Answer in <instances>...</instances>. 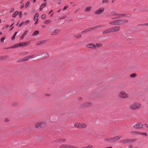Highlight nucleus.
I'll return each mask as SVG.
<instances>
[{"label":"nucleus","instance_id":"1","mask_svg":"<svg viewBox=\"0 0 148 148\" xmlns=\"http://www.w3.org/2000/svg\"><path fill=\"white\" fill-rule=\"evenodd\" d=\"M128 21L126 20H118L110 22V25H118L128 23Z\"/></svg>","mask_w":148,"mask_h":148},{"label":"nucleus","instance_id":"2","mask_svg":"<svg viewBox=\"0 0 148 148\" xmlns=\"http://www.w3.org/2000/svg\"><path fill=\"white\" fill-rule=\"evenodd\" d=\"M121 137L119 136H114L113 137H111L109 138H107L106 139L108 141H112L113 142H115L116 140H119L121 138Z\"/></svg>","mask_w":148,"mask_h":148},{"label":"nucleus","instance_id":"3","mask_svg":"<svg viewBox=\"0 0 148 148\" xmlns=\"http://www.w3.org/2000/svg\"><path fill=\"white\" fill-rule=\"evenodd\" d=\"M141 105L140 103H134L133 104L130 106V108L132 110H135L141 107Z\"/></svg>","mask_w":148,"mask_h":148},{"label":"nucleus","instance_id":"4","mask_svg":"<svg viewBox=\"0 0 148 148\" xmlns=\"http://www.w3.org/2000/svg\"><path fill=\"white\" fill-rule=\"evenodd\" d=\"M22 42H21V43H18V44H15V45H13V46H11V47H10V48H16V47H23V46H22Z\"/></svg>","mask_w":148,"mask_h":148},{"label":"nucleus","instance_id":"5","mask_svg":"<svg viewBox=\"0 0 148 148\" xmlns=\"http://www.w3.org/2000/svg\"><path fill=\"white\" fill-rule=\"evenodd\" d=\"M119 96L123 98H127L128 96V95L126 93L124 92H120Z\"/></svg>","mask_w":148,"mask_h":148},{"label":"nucleus","instance_id":"6","mask_svg":"<svg viewBox=\"0 0 148 148\" xmlns=\"http://www.w3.org/2000/svg\"><path fill=\"white\" fill-rule=\"evenodd\" d=\"M104 10L103 8H101L99 9L98 10H96L95 12V14H99L102 12Z\"/></svg>","mask_w":148,"mask_h":148},{"label":"nucleus","instance_id":"7","mask_svg":"<svg viewBox=\"0 0 148 148\" xmlns=\"http://www.w3.org/2000/svg\"><path fill=\"white\" fill-rule=\"evenodd\" d=\"M103 26L101 25H99L98 26H95L94 27H91L90 28H88L87 29H86L87 30V32H88L89 31H91V30H93V29H97L99 27H102Z\"/></svg>","mask_w":148,"mask_h":148},{"label":"nucleus","instance_id":"8","mask_svg":"<svg viewBox=\"0 0 148 148\" xmlns=\"http://www.w3.org/2000/svg\"><path fill=\"white\" fill-rule=\"evenodd\" d=\"M33 56H29V57H25L24 58H23V59H22L19 60V61L22 62H24V61H27V60H28L29 59V58H32Z\"/></svg>","mask_w":148,"mask_h":148},{"label":"nucleus","instance_id":"9","mask_svg":"<svg viewBox=\"0 0 148 148\" xmlns=\"http://www.w3.org/2000/svg\"><path fill=\"white\" fill-rule=\"evenodd\" d=\"M111 28L112 32H114L119 31L120 29V27L119 26Z\"/></svg>","mask_w":148,"mask_h":148},{"label":"nucleus","instance_id":"10","mask_svg":"<svg viewBox=\"0 0 148 148\" xmlns=\"http://www.w3.org/2000/svg\"><path fill=\"white\" fill-rule=\"evenodd\" d=\"M112 32V28H109L106 29V30L103 31V34H106L107 33H110Z\"/></svg>","mask_w":148,"mask_h":148},{"label":"nucleus","instance_id":"11","mask_svg":"<svg viewBox=\"0 0 148 148\" xmlns=\"http://www.w3.org/2000/svg\"><path fill=\"white\" fill-rule=\"evenodd\" d=\"M60 31L58 29H56L53 31L52 33V35H56L57 34L59 33Z\"/></svg>","mask_w":148,"mask_h":148},{"label":"nucleus","instance_id":"12","mask_svg":"<svg viewBox=\"0 0 148 148\" xmlns=\"http://www.w3.org/2000/svg\"><path fill=\"white\" fill-rule=\"evenodd\" d=\"M140 123H138L136 124L135 125H134L133 127L134 128L136 129L140 128Z\"/></svg>","mask_w":148,"mask_h":148},{"label":"nucleus","instance_id":"13","mask_svg":"<svg viewBox=\"0 0 148 148\" xmlns=\"http://www.w3.org/2000/svg\"><path fill=\"white\" fill-rule=\"evenodd\" d=\"M131 140L130 139H124L123 140L121 141H120L122 143H129L130 142Z\"/></svg>","mask_w":148,"mask_h":148},{"label":"nucleus","instance_id":"14","mask_svg":"<svg viewBox=\"0 0 148 148\" xmlns=\"http://www.w3.org/2000/svg\"><path fill=\"white\" fill-rule=\"evenodd\" d=\"M66 148H79L78 147L71 145H66Z\"/></svg>","mask_w":148,"mask_h":148},{"label":"nucleus","instance_id":"15","mask_svg":"<svg viewBox=\"0 0 148 148\" xmlns=\"http://www.w3.org/2000/svg\"><path fill=\"white\" fill-rule=\"evenodd\" d=\"M88 47L90 48H95L96 47V46L94 44L91 43L88 45Z\"/></svg>","mask_w":148,"mask_h":148},{"label":"nucleus","instance_id":"16","mask_svg":"<svg viewBox=\"0 0 148 148\" xmlns=\"http://www.w3.org/2000/svg\"><path fill=\"white\" fill-rule=\"evenodd\" d=\"M66 141V139H58L56 141L58 142L61 143L65 142Z\"/></svg>","mask_w":148,"mask_h":148},{"label":"nucleus","instance_id":"17","mask_svg":"<svg viewBox=\"0 0 148 148\" xmlns=\"http://www.w3.org/2000/svg\"><path fill=\"white\" fill-rule=\"evenodd\" d=\"M79 128H85L87 127V125L85 123H83L82 124H80Z\"/></svg>","mask_w":148,"mask_h":148},{"label":"nucleus","instance_id":"18","mask_svg":"<svg viewBox=\"0 0 148 148\" xmlns=\"http://www.w3.org/2000/svg\"><path fill=\"white\" fill-rule=\"evenodd\" d=\"M91 104L90 103H87L84 104L82 105V107H87L89 106Z\"/></svg>","mask_w":148,"mask_h":148},{"label":"nucleus","instance_id":"19","mask_svg":"<svg viewBox=\"0 0 148 148\" xmlns=\"http://www.w3.org/2000/svg\"><path fill=\"white\" fill-rule=\"evenodd\" d=\"M131 16V15L130 14H121V16H122L130 17Z\"/></svg>","mask_w":148,"mask_h":148},{"label":"nucleus","instance_id":"20","mask_svg":"<svg viewBox=\"0 0 148 148\" xmlns=\"http://www.w3.org/2000/svg\"><path fill=\"white\" fill-rule=\"evenodd\" d=\"M42 123V122H40L39 123H36L35 125V127L36 128L39 127L40 126V127H41V125Z\"/></svg>","mask_w":148,"mask_h":148},{"label":"nucleus","instance_id":"21","mask_svg":"<svg viewBox=\"0 0 148 148\" xmlns=\"http://www.w3.org/2000/svg\"><path fill=\"white\" fill-rule=\"evenodd\" d=\"M22 43L23 47L26 46L29 44V43L28 42H22Z\"/></svg>","mask_w":148,"mask_h":148},{"label":"nucleus","instance_id":"22","mask_svg":"<svg viewBox=\"0 0 148 148\" xmlns=\"http://www.w3.org/2000/svg\"><path fill=\"white\" fill-rule=\"evenodd\" d=\"M19 13V12L18 11H16L15 12L14 14H13L12 16L13 17H15L16 15L18 14Z\"/></svg>","mask_w":148,"mask_h":148},{"label":"nucleus","instance_id":"23","mask_svg":"<svg viewBox=\"0 0 148 148\" xmlns=\"http://www.w3.org/2000/svg\"><path fill=\"white\" fill-rule=\"evenodd\" d=\"M38 13H36L34 15V20L35 21L36 19H37L38 17Z\"/></svg>","mask_w":148,"mask_h":148},{"label":"nucleus","instance_id":"24","mask_svg":"<svg viewBox=\"0 0 148 148\" xmlns=\"http://www.w3.org/2000/svg\"><path fill=\"white\" fill-rule=\"evenodd\" d=\"M91 8V7H88L86 8L85 10L86 12H88L90 11Z\"/></svg>","mask_w":148,"mask_h":148},{"label":"nucleus","instance_id":"25","mask_svg":"<svg viewBox=\"0 0 148 148\" xmlns=\"http://www.w3.org/2000/svg\"><path fill=\"white\" fill-rule=\"evenodd\" d=\"M47 40H42V41H38V42H37V45H39L40 44V43H39V42H41V43H43L44 42H45Z\"/></svg>","mask_w":148,"mask_h":148},{"label":"nucleus","instance_id":"26","mask_svg":"<svg viewBox=\"0 0 148 148\" xmlns=\"http://www.w3.org/2000/svg\"><path fill=\"white\" fill-rule=\"evenodd\" d=\"M39 33V31L38 30L35 31L33 34V35L35 36L38 35Z\"/></svg>","mask_w":148,"mask_h":148},{"label":"nucleus","instance_id":"27","mask_svg":"<svg viewBox=\"0 0 148 148\" xmlns=\"http://www.w3.org/2000/svg\"><path fill=\"white\" fill-rule=\"evenodd\" d=\"M137 75L135 73H133L131 74L130 75V77H134L136 76Z\"/></svg>","mask_w":148,"mask_h":148},{"label":"nucleus","instance_id":"28","mask_svg":"<svg viewBox=\"0 0 148 148\" xmlns=\"http://www.w3.org/2000/svg\"><path fill=\"white\" fill-rule=\"evenodd\" d=\"M81 37V35L80 34H79L75 36V37L77 38H80Z\"/></svg>","mask_w":148,"mask_h":148},{"label":"nucleus","instance_id":"29","mask_svg":"<svg viewBox=\"0 0 148 148\" xmlns=\"http://www.w3.org/2000/svg\"><path fill=\"white\" fill-rule=\"evenodd\" d=\"M131 133L132 134H140V132L136 131H132Z\"/></svg>","mask_w":148,"mask_h":148},{"label":"nucleus","instance_id":"30","mask_svg":"<svg viewBox=\"0 0 148 148\" xmlns=\"http://www.w3.org/2000/svg\"><path fill=\"white\" fill-rule=\"evenodd\" d=\"M111 14L112 15H113L114 16H117V14L115 12H111Z\"/></svg>","mask_w":148,"mask_h":148},{"label":"nucleus","instance_id":"31","mask_svg":"<svg viewBox=\"0 0 148 148\" xmlns=\"http://www.w3.org/2000/svg\"><path fill=\"white\" fill-rule=\"evenodd\" d=\"M75 126L77 127H79V125L80 123H75L74 124Z\"/></svg>","mask_w":148,"mask_h":148},{"label":"nucleus","instance_id":"32","mask_svg":"<svg viewBox=\"0 0 148 148\" xmlns=\"http://www.w3.org/2000/svg\"><path fill=\"white\" fill-rule=\"evenodd\" d=\"M66 145H62L60 146V148H66Z\"/></svg>","mask_w":148,"mask_h":148},{"label":"nucleus","instance_id":"33","mask_svg":"<svg viewBox=\"0 0 148 148\" xmlns=\"http://www.w3.org/2000/svg\"><path fill=\"white\" fill-rule=\"evenodd\" d=\"M93 147L92 145H89L87 146L84 147L83 148H92Z\"/></svg>","mask_w":148,"mask_h":148},{"label":"nucleus","instance_id":"34","mask_svg":"<svg viewBox=\"0 0 148 148\" xmlns=\"http://www.w3.org/2000/svg\"><path fill=\"white\" fill-rule=\"evenodd\" d=\"M96 45V46H97L98 47H100L102 46V45L101 44L97 43Z\"/></svg>","mask_w":148,"mask_h":148},{"label":"nucleus","instance_id":"35","mask_svg":"<svg viewBox=\"0 0 148 148\" xmlns=\"http://www.w3.org/2000/svg\"><path fill=\"white\" fill-rule=\"evenodd\" d=\"M8 56H4V57H0V59H1V60H3V59L5 58H8Z\"/></svg>","mask_w":148,"mask_h":148},{"label":"nucleus","instance_id":"36","mask_svg":"<svg viewBox=\"0 0 148 148\" xmlns=\"http://www.w3.org/2000/svg\"><path fill=\"white\" fill-rule=\"evenodd\" d=\"M51 22L50 20H47L44 21V23L45 24H47V23H49Z\"/></svg>","mask_w":148,"mask_h":148},{"label":"nucleus","instance_id":"37","mask_svg":"<svg viewBox=\"0 0 148 148\" xmlns=\"http://www.w3.org/2000/svg\"><path fill=\"white\" fill-rule=\"evenodd\" d=\"M29 1H27L25 4V7L26 8V7H28L29 5Z\"/></svg>","mask_w":148,"mask_h":148},{"label":"nucleus","instance_id":"38","mask_svg":"<svg viewBox=\"0 0 148 148\" xmlns=\"http://www.w3.org/2000/svg\"><path fill=\"white\" fill-rule=\"evenodd\" d=\"M46 16V15L45 14H43L41 16V18L42 19H44L45 18Z\"/></svg>","mask_w":148,"mask_h":148},{"label":"nucleus","instance_id":"39","mask_svg":"<svg viewBox=\"0 0 148 148\" xmlns=\"http://www.w3.org/2000/svg\"><path fill=\"white\" fill-rule=\"evenodd\" d=\"M140 134L142 135L145 136L147 135V133H145V132L142 133V132H140Z\"/></svg>","mask_w":148,"mask_h":148},{"label":"nucleus","instance_id":"40","mask_svg":"<svg viewBox=\"0 0 148 148\" xmlns=\"http://www.w3.org/2000/svg\"><path fill=\"white\" fill-rule=\"evenodd\" d=\"M5 39V37H3L1 39V42H3L4 39Z\"/></svg>","mask_w":148,"mask_h":148},{"label":"nucleus","instance_id":"41","mask_svg":"<svg viewBox=\"0 0 148 148\" xmlns=\"http://www.w3.org/2000/svg\"><path fill=\"white\" fill-rule=\"evenodd\" d=\"M69 7V5H66L64 8L63 10H65L66 9Z\"/></svg>","mask_w":148,"mask_h":148},{"label":"nucleus","instance_id":"42","mask_svg":"<svg viewBox=\"0 0 148 148\" xmlns=\"http://www.w3.org/2000/svg\"><path fill=\"white\" fill-rule=\"evenodd\" d=\"M49 54L48 53H45V54H44V57H46V58H47V57H49Z\"/></svg>","mask_w":148,"mask_h":148},{"label":"nucleus","instance_id":"43","mask_svg":"<svg viewBox=\"0 0 148 148\" xmlns=\"http://www.w3.org/2000/svg\"><path fill=\"white\" fill-rule=\"evenodd\" d=\"M25 36L23 35H22L20 37V40H21L22 39H23L24 38V37Z\"/></svg>","mask_w":148,"mask_h":148},{"label":"nucleus","instance_id":"44","mask_svg":"<svg viewBox=\"0 0 148 148\" xmlns=\"http://www.w3.org/2000/svg\"><path fill=\"white\" fill-rule=\"evenodd\" d=\"M29 22V20H27V21H25V22H24V23L23 24L24 25H25L27 24Z\"/></svg>","mask_w":148,"mask_h":148},{"label":"nucleus","instance_id":"45","mask_svg":"<svg viewBox=\"0 0 148 148\" xmlns=\"http://www.w3.org/2000/svg\"><path fill=\"white\" fill-rule=\"evenodd\" d=\"M108 2V0H103L102 3H107Z\"/></svg>","mask_w":148,"mask_h":148},{"label":"nucleus","instance_id":"46","mask_svg":"<svg viewBox=\"0 0 148 148\" xmlns=\"http://www.w3.org/2000/svg\"><path fill=\"white\" fill-rule=\"evenodd\" d=\"M27 32H28V30H26V31H25L24 32L23 34V35H24L25 36V35H26V34L27 33Z\"/></svg>","mask_w":148,"mask_h":148},{"label":"nucleus","instance_id":"47","mask_svg":"<svg viewBox=\"0 0 148 148\" xmlns=\"http://www.w3.org/2000/svg\"><path fill=\"white\" fill-rule=\"evenodd\" d=\"M87 30L86 29H85V30H84V31H82L81 32V33L82 34H83L84 33H86V32H87Z\"/></svg>","mask_w":148,"mask_h":148},{"label":"nucleus","instance_id":"48","mask_svg":"<svg viewBox=\"0 0 148 148\" xmlns=\"http://www.w3.org/2000/svg\"><path fill=\"white\" fill-rule=\"evenodd\" d=\"M43 7H44L42 5H41L40 7V8H39L40 11H41L42 10V8H43Z\"/></svg>","mask_w":148,"mask_h":148},{"label":"nucleus","instance_id":"49","mask_svg":"<svg viewBox=\"0 0 148 148\" xmlns=\"http://www.w3.org/2000/svg\"><path fill=\"white\" fill-rule=\"evenodd\" d=\"M14 10V8H12L11 9V10H10V12H13Z\"/></svg>","mask_w":148,"mask_h":148},{"label":"nucleus","instance_id":"50","mask_svg":"<svg viewBox=\"0 0 148 148\" xmlns=\"http://www.w3.org/2000/svg\"><path fill=\"white\" fill-rule=\"evenodd\" d=\"M42 5H43V7H44L46 5V3H42Z\"/></svg>","mask_w":148,"mask_h":148},{"label":"nucleus","instance_id":"51","mask_svg":"<svg viewBox=\"0 0 148 148\" xmlns=\"http://www.w3.org/2000/svg\"><path fill=\"white\" fill-rule=\"evenodd\" d=\"M24 23V22H22L19 25V27H21V26Z\"/></svg>","mask_w":148,"mask_h":148},{"label":"nucleus","instance_id":"52","mask_svg":"<svg viewBox=\"0 0 148 148\" xmlns=\"http://www.w3.org/2000/svg\"><path fill=\"white\" fill-rule=\"evenodd\" d=\"M58 4H60L61 2V0H58Z\"/></svg>","mask_w":148,"mask_h":148},{"label":"nucleus","instance_id":"53","mask_svg":"<svg viewBox=\"0 0 148 148\" xmlns=\"http://www.w3.org/2000/svg\"><path fill=\"white\" fill-rule=\"evenodd\" d=\"M15 36L13 35V36L12 37L11 39L12 40H14V39H15Z\"/></svg>","mask_w":148,"mask_h":148},{"label":"nucleus","instance_id":"54","mask_svg":"<svg viewBox=\"0 0 148 148\" xmlns=\"http://www.w3.org/2000/svg\"><path fill=\"white\" fill-rule=\"evenodd\" d=\"M121 14H117V17H118L117 18H119L121 15Z\"/></svg>","mask_w":148,"mask_h":148},{"label":"nucleus","instance_id":"55","mask_svg":"<svg viewBox=\"0 0 148 148\" xmlns=\"http://www.w3.org/2000/svg\"><path fill=\"white\" fill-rule=\"evenodd\" d=\"M22 13L21 12H20L19 14V16L20 18H21L22 17Z\"/></svg>","mask_w":148,"mask_h":148},{"label":"nucleus","instance_id":"56","mask_svg":"<svg viewBox=\"0 0 148 148\" xmlns=\"http://www.w3.org/2000/svg\"><path fill=\"white\" fill-rule=\"evenodd\" d=\"M140 128H144L143 127V126L144 125L143 124H140Z\"/></svg>","mask_w":148,"mask_h":148},{"label":"nucleus","instance_id":"57","mask_svg":"<svg viewBox=\"0 0 148 148\" xmlns=\"http://www.w3.org/2000/svg\"><path fill=\"white\" fill-rule=\"evenodd\" d=\"M140 25L148 26V23H145L142 25Z\"/></svg>","mask_w":148,"mask_h":148},{"label":"nucleus","instance_id":"58","mask_svg":"<svg viewBox=\"0 0 148 148\" xmlns=\"http://www.w3.org/2000/svg\"><path fill=\"white\" fill-rule=\"evenodd\" d=\"M9 27V25H7L4 27V28H6Z\"/></svg>","mask_w":148,"mask_h":148},{"label":"nucleus","instance_id":"59","mask_svg":"<svg viewBox=\"0 0 148 148\" xmlns=\"http://www.w3.org/2000/svg\"><path fill=\"white\" fill-rule=\"evenodd\" d=\"M131 140V142H135L136 140H135L134 139H132V140Z\"/></svg>","mask_w":148,"mask_h":148},{"label":"nucleus","instance_id":"60","mask_svg":"<svg viewBox=\"0 0 148 148\" xmlns=\"http://www.w3.org/2000/svg\"><path fill=\"white\" fill-rule=\"evenodd\" d=\"M132 145H130L128 146L129 148H132Z\"/></svg>","mask_w":148,"mask_h":148},{"label":"nucleus","instance_id":"61","mask_svg":"<svg viewBox=\"0 0 148 148\" xmlns=\"http://www.w3.org/2000/svg\"><path fill=\"white\" fill-rule=\"evenodd\" d=\"M82 98L81 97H79L78 98V99L79 100H81L82 99Z\"/></svg>","mask_w":148,"mask_h":148},{"label":"nucleus","instance_id":"62","mask_svg":"<svg viewBox=\"0 0 148 148\" xmlns=\"http://www.w3.org/2000/svg\"><path fill=\"white\" fill-rule=\"evenodd\" d=\"M145 126H146V127H147H147H148V125H147V123H145Z\"/></svg>","mask_w":148,"mask_h":148},{"label":"nucleus","instance_id":"63","mask_svg":"<svg viewBox=\"0 0 148 148\" xmlns=\"http://www.w3.org/2000/svg\"><path fill=\"white\" fill-rule=\"evenodd\" d=\"M9 120L8 119V118H6L5 119V121L6 122L9 121Z\"/></svg>","mask_w":148,"mask_h":148},{"label":"nucleus","instance_id":"64","mask_svg":"<svg viewBox=\"0 0 148 148\" xmlns=\"http://www.w3.org/2000/svg\"><path fill=\"white\" fill-rule=\"evenodd\" d=\"M38 21V19H37V21L35 22V25H36Z\"/></svg>","mask_w":148,"mask_h":148}]
</instances>
